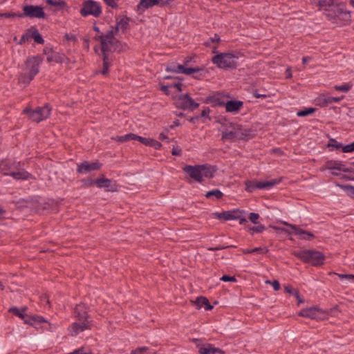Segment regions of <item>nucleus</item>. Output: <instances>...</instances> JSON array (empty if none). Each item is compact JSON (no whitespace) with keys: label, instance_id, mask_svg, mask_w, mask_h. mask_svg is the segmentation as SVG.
Here are the masks:
<instances>
[{"label":"nucleus","instance_id":"1","mask_svg":"<svg viewBox=\"0 0 354 354\" xmlns=\"http://www.w3.org/2000/svg\"><path fill=\"white\" fill-rule=\"evenodd\" d=\"M95 40L100 41L101 44V50L102 53L103 68L101 73L106 75L109 73V66L112 64V59L109 58L108 53L117 50L120 41L115 37H113V33L110 32L107 35L100 34L94 37Z\"/></svg>","mask_w":354,"mask_h":354},{"label":"nucleus","instance_id":"2","mask_svg":"<svg viewBox=\"0 0 354 354\" xmlns=\"http://www.w3.org/2000/svg\"><path fill=\"white\" fill-rule=\"evenodd\" d=\"M41 62L42 59L39 56L28 57L24 63L23 72L19 75V83L24 86L28 85L39 73Z\"/></svg>","mask_w":354,"mask_h":354},{"label":"nucleus","instance_id":"3","mask_svg":"<svg viewBox=\"0 0 354 354\" xmlns=\"http://www.w3.org/2000/svg\"><path fill=\"white\" fill-rule=\"evenodd\" d=\"M183 171L198 183H202L204 178H212L216 169L209 165H185Z\"/></svg>","mask_w":354,"mask_h":354},{"label":"nucleus","instance_id":"4","mask_svg":"<svg viewBox=\"0 0 354 354\" xmlns=\"http://www.w3.org/2000/svg\"><path fill=\"white\" fill-rule=\"evenodd\" d=\"M292 254L306 263L313 266H322L324 263L325 255L323 252L315 250H295Z\"/></svg>","mask_w":354,"mask_h":354},{"label":"nucleus","instance_id":"5","mask_svg":"<svg viewBox=\"0 0 354 354\" xmlns=\"http://www.w3.org/2000/svg\"><path fill=\"white\" fill-rule=\"evenodd\" d=\"M236 58L237 57L233 53H221L214 56L212 59V62L219 68L234 69L237 67Z\"/></svg>","mask_w":354,"mask_h":354},{"label":"nucleus","instance_id":"6","mask_svg":"<svg viewBox=\"0 0 354 354\" xmlns=\"http://www.w3.org/2000/svg\"><path fill=\"white\" fill-rule=\"evenodd\" d=\"M50 110L48 105H45L42 107H37L33 111H31L29 108H26L24 109L23 113L28 114L31 121L39 123L46 120L50 115Z\"/></svg>","mask_w":354,"mask_h":354},{"label":"nucleus","instance_id":"7","mask_svg":"<svg viewBox=\"0 0 354 354\" xmlns=\"http://www.w3.org/2000/svg\"><path fill=\"white\" fill-rule=\"evenodd\" d=\"M80 12L83 17L93 15L97 17L102 14V8L99 3L93 0H87L83 2Z\"/></svg>","mask_w":354,"mask_h":354},{"label":"nucleus","instance_id":"8","mask_svg":"<svg viewBox=\"0 0 354 354\" xmlns=\"http://www.w3.org/2000/svg\"><path fill=\"white\" fill-rule=\"evenodd\" d=\"M176 107L183 110L193 111L199 106L188 93L179 95L176 100Z\"/></svg>","mask_w":354,"mask_h":354},{"label":"nucleus","instance_id":"9","mask_svg":"<svg viewBox=\"0 0 354 354\" xmlns=\"http://www.w3.org/2000/svg\"><path fill=\"white\" fill-rule=\"evenodd\" d=\"M24 17L45 19L46 14L41 6L26 5L23 8V13H20V15H19V17Z\"/></svg>","mask_w":354,"mask_h":354},{"label":"nucleus","instance_id":"10","mask_svg":"<svg viewBox=\"0 0 354 354\" xmlns=\"http://www.w3.org/2000/svg\"><path fill=\"white\" fill-rule=\"evenodd\" d=\"M43 53L46 55V60L48 63H70V59L64 54L56 52L50 47H45Z\"/></svg>","mask_w":354,"mask_h":354},{"label":"nucleus","instance_id":"11","mask_svg":"<svg viewBox=\"0 0 354 354\" xmlns=\"http://www.w3.org/2000/svg\"><path fill=\"white\" fill-rule=\"evenodd\" d=\"M230 98V95H225L222 93H216L209 95L205 99L198 98L197 100H203L205 104H211L212 106H224L227 99Z\"/></svg>","mask_w":354,"mask_h":354},{"label":"nucleus","instance_id":"12","mask_svg":"<svg viewBox=\"0 0 354 354\" xmlns=\"http://www.w3.org/2000/svg\"><path fill=\"white\" fill-rule=\"evenodd\" d=\"M21 169V162L10 159L3 160L0 162V173L4 176H11L12 172Z\"/></svg>","mask_w":354,"mask_h":354},{"label":"nucleus","instance_id":"13","mask_svg":"<svg viewBox=\"0 0 354 354\" xmlns=\"http://www.w3.org/2000/svg\"><path fill=\"white\" fill-rule=\"evenodd\" d=\"M166 71L175 73H183L185 75H192L194 73L203 71L202 68H187L183 65L176 64L174 62L169 63L167 65Z\"/></svg>","mask_w":354,"mask_h":354},{"label":"nucleus","instance_id":"14","mask_svg":"<svg viewBox=\"0 0 354 354\" xmlns=\"http://www.w3.org/2000/svg\"><path fill=\"white\" fill-rule=\"evenodd\" d=\"M90 184H95L98 188H104L106 192H117L118 188L115 181L104 177L97 178Z\"/></svg>","mask_w":354,"mask_h":354},{"label":"nucleus","instance_id":"15","mask_svg":"<svg viewBox=\"0 0 354 354\" xmlns=\"http://www.w3.org/2000/svg\"><path fill=\"white\" fill-rule=\"evenodd\" d=\"M240 125L236 123H230V126L221 131L223 140L234 141L239 136Z\"/></svg>","mask_w":354,"mask_h":354},{"label":"nucleus","instance_id":"16","mask_svg":"<svg viewBox=\"0 0 354 354\" xmlns=\"http://www.w3.org/2000/svg\"><path fill=\"white\" fill-rule=\"evenodd\" d=\"M284 225L288 226L292 230H293V232L287 231V232L289 234L297 235L300 239L306 240V241H311L313 239H315V235L312 232L304 230L297 225L290 224V223H288L286 222L284 223Z\"/></svg>","mask_w":354,"mask_h":354},{"label":"nucleus","instance_id":"17","mask_svg":"<svg viewBox=\"0 0 354 354\" xmlns=\"http://www.w3.org/2000/svg\"><path fill=\"white\" fill-rule=\"evenodd\" d=\"M102 165L98 161L89 162L84 160L77 165V172L79 174H86L93 171H97L101 168Z\"/></svg>","mask_w":354,"mask_h":354},{"label":"nucleus","instance_id":"18","mask_svg":"<svg viewBox=\"0 0 354 354\" xmlns=\"http://www.w3.org/2000/svg\"><path fill=\"white\" fill-rule=\"evenodd\" d=\"M337 14L335 19L331 21V23L337 25V26H343L348 24L351 21V15L349 12L343 10L341 8L340 10H337Z\"/></svg>","mask_w":354,"mask_h":354},{"label":"nucleus","instance_id":"19","mask_svg":"<svg viewBox=\"0 0 354 354\" xmlns=\"http://www.w3.org/2000/svg\"><path fill=\"white\" fill-rule=\"evenodd\" d=\"M74 316L79 322H91L89 315H88L87 308L84 304L76 305L74 308Z\"/></svg>","mask_w":354,"mask_h":354},{"label":"nucleus","instance_id":"20","mask_svg":"<svg viewBox=\"0 0 354 354\" xmlns=\"http://www.w3.org/2000/svg\"><path fill=\"white\" fill-rule=\"evenodd\" d=\"M129 21L130 19L129 17H124L117 21L115 27H111V29L110 30L106 31L105 34H102L107 35L110 32H112L113 33V37H115V35L118 32V31L120 29L122 30V32H125L129 27Z\"/></svg>","mask_w":354,"mask_h":354},{"label":"nucleus","instance_id":"21","mask_svg":"<svg viewBox=\"0 0 354 354\" xmlns=\"http://www.w3.org/2000/svg\"><path fill=\"white\" fill-rule=\"evenodd\" d=\"M90 323L88 322H74L71 327L69 328V330L71 333V335L72 336H76L80 333L83 332L85 330L90 329Z\"/></svg>","mask_w":354,"mask_h":354},{"label":"nucleus","instance_id":"22","mask_svg":"<svg viewBox=\"0 0 354 354\" xmlns=\"http://www.w3.org/2000/svg\"><path fill=\"white\" fill-rule=\"evenodd\" d=\"M243 106V102L240 100H227L225 101V107L226 112L238 113Z\"/></svg>","mask_w":354,"mask_h":354},{"label":"nucleus","instance_id":"23","mask_svg":"<svg viewBox=\"0 0 354 354\" xmlns=\"http://www.w3.org/2000/svg\"><path fill=\"white\" fill-rule=\"evenodd\" d=\"M24 164L21 162V169L19 170H15L14 172H12L11 176L15 180H30L35 179V177L30 173L28 172L25 169L22 168Z\"/></svg>","mask_w":354,"mask_h":354},{"label":"nucleus","instance_id":"24","mask_svg":"<svg viewBox=\"0 0 354 354\" xmlns=\"http://www.w3.org/2000/svg\"><path fill=\"white\" fill-rule=\"evenodd\" d=\"M321 313V310L316 307H310L305 309H302L299 313V316L303 317H308L310 319H317Z\"/></svg>","mask_w":354,"mask_h":354},{"label":"nucleus","instance_id":"25","mask_svg":"<svg viewBox=\"0 0 354 354\" xmlns=\"http://www.w3.org/2000/svg\"><path fill=\"white\" fill-rule=\"evenodd\" d=\"M241 212L238 210L225 211L221 213H216L217 218L223 219L225 221L237 220L240 218Z\"/></svg>","mask_w":354,"mask_h":354},{"label":"nucleus","instance_id":"26","mask_svg":"<svg viewBox=\"0 0 354 354\" xmlns=\"http://www.w3.org/2000/svg\"><path fill=\"white\" fill-rule=\"evenodd\" d=\"M198 353L200 354H224L221 349L215 348L210 344L198 346Z\"/></svg>","mask_w":354,"mask_h":354},{"label":"nucleus","instance_id":"27","mask_svg":"<svg viewBox=\"0 0 354 354\" xmlns=\"http://www.w3.org/2000/svg\"><path fill=\"white\" fill-rule=\"evenodd\" d=\"M342 98H343V96L341 97H326V96L323 95V96H321L316 99V104H317V105H318L321 107H325L333 102H339Z\"/></svg>","mask_w":354,"mask_h":354},{"label":"nucleus","instance_id":"28","mask_svg":"<svg viewBox=\"0 0 354 354\" xmlns=\"http://www.w3.org/2000/svg\"><path fill=\"white\" fill-rule=\"evenodd\" d=\"M192 302L198 309L204 308L205 310H209L213 308V306L210 304L209 300L203 296L197 297L196 299Z\"/></svg>","mask_w":354,"mask_h":354},{"label":"nucleus","instance_id":"29","mask_svg":"<svg viewBox=\"0 0 354 354\" xmlns=\"http://www.w3.org/2000/svg\"><path fill=\"white\" fill-rule=\"evenodd\" d=\"M281 182V178H276L272 179L268 181H257V184L256 185V187L258 189H270L273 187L274 185L280 183Z\"/></svg>","mask_w":354,"mask_h":354},{"label":"nucleus","instance_id":"30","mask_svg":"<svg viewBox=\"0 0 354 354\" xmlns=\"http://www.w3.org/2000/svg\"><path fill=\"white\" fill-rule=\"evenodd\" d=\"M159 3L160 0H140V3L137 6V10L143 12L146 9L158 5Z\"/></svg>","mask_w":354,"mask_h":354},{"label":"nucleus","instance_id":"31","mask_svg":"<svg viewBox=\"0 0 354 354\" xmlns=\"http://www.w3.org/2000/svg\"><path fill=\"white\" fill-rule=\"evenodd\" d=\"M341 8L338 4H334L329 8H324V15L326 18L331 21L333 19H335V16L337 14V10H340Z\"/></svg>","mask_w":354,"mask_h":354},{"label":"nucleus","instance_id":"32","mask_svg":"<svg viewBox=\"0 0 354 354\" xmlns=\"http://www.w3.org/2000/svg\"><path fill=\"white\" fill-rule=\"evenodd\" d=\"M46 3L55 7V12H57L68 8L67 4L64 0H46Z\"/></svg>","mask_w":354,"mask_h":354},{"label":"nucleus","instance_id":"33","mask_svg":"<svg viewBox=\"0 0 354 354\" xmlns=\"http://www.w3.org/2000/svg\"><path fill=\"white\" fill-rule=\"evenodd\" d=\"M113 140L119 142H125L129 140H136V134L133 133H127L124 136H116L112 138Z\"/></svg>","mask_w":354,"mask_h":354},{"label":"nucleus","instance_id":"34","mask_svg":"<svg viewBox=\"0 0 354 354\" xmlns=\"http://www.w3.org/2000/svg\"><path fill=\"white\" fill-rule=\"evenodd\" d=\"M205 196L207 198H210L211 197L214 196V197H215V198L216 200H220L223 198V194L219 189H215L210 190V191L207 192L205 194Z\"/></svg>","mask_w":354,"mask_h":354},{"label":"nucleus","instance_id":"35","mask_svg":"<svg viewBox=\"0 0 354 354\" xmlns=\"http://www.w3.org/2000/svg\"><path fill=\"white\" fill-rule=\"evenodd\" d=\"M30 37L33 38L37 44H43L44 43V39L39 32L38 30L35 28H33V31L30 35Z\"/></svg>","mask_w":354,"mask_h":354},{"label":"nucleus","instance_id":"36","mask_svg":"<svg viewBox=\"0 0 354 354\" xmlns=\"http://www.w3.org/2000/svg\"><path fill=\"white\" fill-rule=\"evenodd\" d=\"M340 165V162L337 160H330L326 162V168L329 170H338Z\"/></svg>","mask_w":354,"mask_h":354},{"label":"nucleus","instance_id":"37","mask_svg":"<svg viewBox=\"0 0 354 354\" xmlns=\"http://www.w3.org/2000/svg\"><path fill=\"white\" fill-rule=\"evenodd\" d=\"M245 185V191L250 193L253 192L255 189H257L256 187V185L257 184V181L254 180H247L244 183Z\"/></svg>","mask_w":354,"mask_h":354},{"label":"nucleus","instance_id":"38","mask_svg":"<svg viewBox=\"0 0 354 354\" xmlns=\"http://www.w3.org/2000/svg\"><path fill=\"white\" fill-rule=\"evenodd\" d=\"M315 111H316V109L313 108V107L306 108V109H304V110H300L299 111H298L297 115L299 117H305V116H307V115L314 113L315 112Z\"/></svg>","mask_w":354,"mask_h":354},{"label":"nucleus","instance_id":"39","mask_svg":"<svg viewBox=\"0 0 354 354\" xmlns=\"http://www.w3.org/2000/svg\"><path fill=\"white\" fill-rule=\"evenodd\" d=\"M334 4V0H318L317 3L318 6L325 8H329Z\"/></svg>","mask_w":354,"mask_h":354},{"label":"nucleus","instance_id":"40","mask_svg":"<svg viewBox=\"0 0 354 354\" xmlns=\"http://www.w3.org/2000/svg\"><path fill=\"white\" fill-rule=\"evenodd\" d=\"M351 87H352V84H351L349 83H346V84H342L340 86L336 85L334 86V88L338 91L348 92V91H350Z\"/></svg>","mask_w":354,"mask_h":354},{"label":"nucleus","instance_id":"41","mask_svg":"<svg viewBox=\"0 0 354 354\" xmlns=\"http://www.w3.org/2000/svg\"><path fill=\"white\" fill-rule=\"evenodd\" d=\"M266 229V227L263 225L259 224L257 226L252 227L249 229V230L251 232V234L253 233H261L263 232Z\"/></svg>","mask_w":354,"mask_h":354},{"label":"nucleus","instance_id":"42","mask_svg":"<svg viewBox=\"0 0 354 354\" xmlns=\"http://www.w3.org/2000/svg\"><path fill=\"white\" fill-rule=\"evenodd\" d=\"M140 142L142 144L145 145V146H150L151 138H144L140 136L136 135V140Z\"/></svg>","mask_w":354,"mask_h":354},{"label":"nucleus","instance_id":"43","mask_svg":"<svg viewBox=\"0 0 354 354\" xmlns=\"http://www.w3.org/2000/svg\"><path fill=\"white\" fill-rule=\"evenodd\" d=\"M9 312L12 313L15 315L21 318L24 319L26 317V315L21 312L19 309L17 307H12L9 309Z\"/></svg>","mask_w":354,"mask_h":354},{"label":"nucleus","instance_id":"44","mask_svg":"<svg viewBox=\"0 0 354 354\" xmlns=\"http://www.w3.org/2000/svg\"><path fill=\"white\" fill-rule=\"evenodd\" d=\"M328 147H333L336 148L337 149H342V144L339 143L337 142V140L334 138H330L328 143Z\"/></svg>","mask_w":354,"mask_h":354},{"label":"nucleus","instance_id":"45","mask_svg":"<svg viewBox=\"0 0 354 354\" xmlns=\"http://www.w3.org/2000/svg\"><path fill=\"white\" fill-rule=\"evenodd\" d=\"M329 274H336L341 279H346V280H353V274H338L335 272H330Z\"/></svg>","mask_w":354,"mask_h":354},{"label":"nucleus","instance_id":"46","mask_svg":"<svg viewBox=\"0 0 354 354\" xmlns=\"http://www.w3.org/2000/svg\"><path fill=\"white\" fill-rule=\"evenodd\" d=\"M210 109L209 107H205L202 111L200 118H205L208 120H211V118L209 117Z\"/></svg>","mask_w":354,"mask_h":354},{"label":"nucleus","instance_id":"47","mask_svg":"<svg viewBox=\"0 0 354 354\" xmlns=\"http://www.w3.org/2000/svg\"><path fill=\"white\" fill-rule=\"evenodd\" d=\"M259 214L257 213L251 212L249 215V219L254 224L258 223L257 220L259 219Z\"/></svg>","mask_w":354,"mask_h":354},{"label":"nucleus","instance_id":"48","mask_svg":"<svg viewBox=\"0 0 354 354\" xmlns=\"http://www.w3.org/2000/svg\"><path fill=\"white\" fill-rule=\"evenodd\" d=\"M104 1L111 8H116L118 7V0H104Z\"/></svg>","mask_w":354,"mask_h":354},{"label":"nucleus","instance_id":"49","mask_svg":"<svg viewBox=\"0 0 354 354\" xmlns=\"http://www.w3.org/2000/svg\"><path fill=\"white\" fill-rule=\"evenodd\" d=\"M221 280L223 281H225V282H236V279L235 278V277L234 276H229V275H223L221 278Z\"/></svg>","mask_w":354,"mask_h":354},{"label":"nucleus","instance_id":"50","mask_svg":"<svg viewBox=\"0 0 354 354\" xmlns=\"http://www.w3.org/2000/svg\"><path fill=\"white\" fill-rule=\"evenodd\" d=\"M150 142H151V143H150L151 145L149 147H152L155 149H160L162 147V144L159 141H157V140L151 138V140Z\"/></svg>","mask_w":354,"mask_h":354},{"label":"nucleus","instance_id":"51","mask_svg":"<svg viewBox=\"0 0 354 354\" xmlns=\"http://www.w3.org/2000/svg\"><path fill=\"white\" fill-rule=\"evenodd\" d=\"M234 247V245H218L216 247H210L207 250L209 251L221 250L228 248Z\"/></svg>","mask_w":354,"mask_h":354},{"label":"nucleus","instance_id":"52","mask_svg":"<svg viewBox=\"0 0 354 354\" xmlns=\"http://www.w3.org/2000/svg\"><path fill=\"white\" fill-rule=\"evenodd\" d=\"M268 251L269 250L268 248H261V247L255 248L254 249H252V252H253V253L257 252V253H261V254H266Z\"/></svg>","mask_w":354,"mask_h":354},{"label":"nucleus","instance_id":"53","mask_svg":"<svg viewBox=\"0 0 354 354\" xmlns=\"http://www.w3.org/2000/svg\"><path fill=\"white\" fill-rule=\"evenodd\" d=\"M148 349L149 348L145 346L139 347L136 350L132 351L131 354H143V353L148 351Z\"/></svg>","mask_w":354,"mask_h":354},{"label":"nucleus","instance_id":"54","mask_svg":"<svg viewBox=\"0 0 354 354\" xmlns=\"http://www.w3.org/2000/svg\"><path fill=\"white\" fill-rule=\"evenodd\" d=\"M19 15H20V13H15V12H5L1 13V17H6V18H15V17H19Z\"/></svg>","mask_w":354,"mask_h":354},{"label":"nucleus","instance_id":"55","mask_svg":"<svg viewBox=\"0 0 354 354\" xmlns=\"http://www.w3.org/2000/svg\"><path fill=\"white\" fill-rule=\"evenodd\" d=\"M338 171H343V172H353V173H354V169H353L348 168V167H346L345 165H343L342 163H340V165H339Z\"/></svg>","mask_w":354,"mask_h":354},{"label":"nucleus","instance_id":"56","mask_svg":"<svg viewBox=\"0 0 354 354\" xmlns=\"http://www.w3.org/2000/svg\"><path fill=\"white\" fill-rule=\"evenodd\" d=\"M266 282L272 284L274 290L276 291L279 290L281 288L279 282L277 280H274L272 281H267Z\"/></svg>","mask_w":354,"mask_h":354},{"label":"nucleus","instance_id":"57","mask_svg":"<svg viewBox=\"0 0 354 354\" xmlns=\"http://www.w3.org/2000/svg\"><path fill=\"white\" fill-rule=\"evenodd\" d=\"M342 151L344 153H349L354 151L351 144L346 145L342 147Z\"/></svg>","mask_w":354,"mask_h":354},{"label":"nucleus","instance_id":"58","mask_svg":"<svg viewBox=\"0 0 354 354\" xmlns=\"http://www.w3.org/2000/svg\"><path fill=\"white\" fill-rule=\"evenodd\" d=\"M284 289H285V291L290 295H295V292H297V289H293L292 287L291 286H286L284 287Z\"/></svg>","mask_w":354,"mask_h":354},{"label":"nucleus","instance_id":"59","mask_svg":"<svg viewBox=\"0 0 354 354\" xmlns=\"http://www.w3.org/2000/svg\"><path fill=\"white\" fill-rule=\"evenodd\" d=\"M29 38H30V35L26 33V34H24L21 39H20V41H19V44H23L24 43H25L26 41H27Z\"/></svg>","mask_w":354,"mask_h":354},{"label":"nucleus","instance_id":"60","mask_svg":"<svg viewBox=\"0 0 354 354\" xmlns=\"http://www.w3.org/2000/svg\"><path fill=\"white\" fill-rule=\"evenodd\" d=\"M64 39L67 41H76V37L75 35H73V34H68V33H66L64 36Z\"/></svg>","mask_w":354,"mask_h":354},{"label":"nucleus","instance_id":"61","mask_svg":"<svg viewBox=\"0 0 354 354\" xmlns=\"http://www.w3.org/2000/svg\"><path fill=\"white\" fill-rule=\"evenodd\" d=\"M294 296L296 297V299H297V301H298V305H299L300 304H303L304 302V299H302L300 295H299V290H297V292H295V295Z\"/></svg>","mask_w":354,"mask_h":354},{"label":"nucleus","instance_id":"62","mask_svg":"<svg viewBox=\"0 0 354 354\" xmlns=\"http://www.w3.org/2000/svg\"><path fill=\"white\" fill-rule=\"evenodd\" d=\"M182 86L183 84L180 82L170 84V87L176 88L178 91H182Z\"/></svg>","mask_w":354,"mask_h":354},{"label":"nucleus","instance_id":"63","mask_svg":"<svg viewBox=\"0 0 354 354\" xmlns=\"http://www.w3.org/2000/svg\"><path fill=\"white\" fill-rule=\"evenodd\" d=\"M32 320H35V321H34V323H35V322L43 323V322H46V321L44 319V318L43 317H41V316L32 317Z\"/></svg>","mask_w":354,"mask_h":354},{"label":"nucleus","instance_id":"64","mask_svg":"<svg viewBox=\"0 0 354 354\" xmlns=\"http://www.w3.org/2000/svg\"><path fill=\"white\" fill-rule=\"evenodd\" d=\"M181 152H182V150L180 148H178V147H174L172 149V151H171V153L172 155L174 156H180L181 154Z\"/></svg>","mask_w":354,"mask_h":354}]
</instances>
